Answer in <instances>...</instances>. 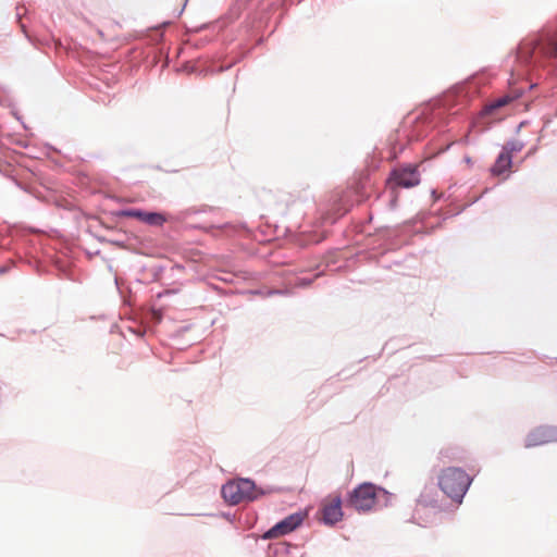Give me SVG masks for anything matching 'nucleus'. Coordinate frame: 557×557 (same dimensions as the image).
<instances>
[{"instance_id": "obj_1", "label": "nucleus", "mask_w": 557, "mask_h": 557, "mask_svg": "<svg viewBox=\"0 0 557 557\" xmlns=\"http://www.w3.org/2000/svg\"><path fill=\"white\" fill-rule=\"evenodd\" d=\"M437 483L441 491L459 505L472 483V478L460 468L448 467L441 471Z\"/></svg>"}, {"instance_id": "obj_2", "label": "nucleus", "mask_w": 557, "mask_h": 557, "mask_svg": "<svg viewBox=\"0 0 557 557\" xmlns=\"http://www.w3.org/2000/svg\"><path fill=\"white\" fill-rule=\"evenodd\" d=\"M222 496L231 505L252 500L256 496V485L248 479L230 481L222 486Z\"/></svg>"}, {"instance_id": "obj_3", "label": "nucleus", "mask_w": 557, "mask_h": 557, "mask_svg": "<svg viewBox=\"0 0 557 557\" xmlns=\"http://www.w3.org/2000/svg\"><path fill=\"white\" fill-rule=\"evenodd\" d=\"M376 503V490L371 483H363L350 494L349 504L359 511L370 510Z\"/></svg>"}, {"instance_id": "obj_4", "label": "nucleus", "mask_w": 557, "mask_h": 557, "mask_svg": "<svg viewBox=\"0 0 557 557\" xmlns=\"http://www.w3.org/2000/svg\"><path fill=\"white\" fill-rule=\"evenodd\" d=\"M304 518L305 516L301 512L289 515L288 517L284 518L282 521L273 525L270 530H268L264 533L263 539H277L293 532L299 525H301Z\"/></svg>"}, {"instance_id": "obj_5", "label": "nucleus", "mask_w": 557, "mask_h": 557, "mask_svg": "<svg viewBox=\"0 0 557 557\" xmlns=\"http://www.w3.org/2000/svg\"><path fill=\"white\" fill-rule=\"evenodd\" d=\"M557 441V430L554 426L541 425L533 429L524 440V446L535 447Z\"/></svg>"}, {"instance_id": "obj_6", "label": "nucleus", "mask_w": 557, "mask_h": 557, "mask_svg": "<svg viewBox=\"0 0 557 557\" xmlns=\"http://www.w3.org/2000/svg\"><path fill=\"white\" fill-rule=\"evenodd\" d=\"M549 48V38H545V40H530L524 41L520 45L518 49V59L524 63H528L532 60L535 52H540L544 57L554 58L548 53Z\"/></svg>"}, {"instance_id": "obj_7", "label": "nucleus", "mask_w": 557, "mask_h": 557, "mask_svg": "<svg viewBox=\"0 0 557 557\" xmlns=\"http://www.w3.org/2000/svg\"><path fill=\"white\" fill-rule=\"evenodd\" d=\"M321 517L324 523L334 524L342 520V499L339 496L331 495L321 505Z\"/></svg>"}, {"instance_id": "obj_8", "label": "nucleus", "mask_w": 557, "mask_h": 557, "mask_svg": "<svg viewBox=\"0 0 557 557\" xmlns=\"http://www.w3.org/2000/svg\"><path fill=\"white\" fill-rule=\"evenodd\" d=\"M391 180L399 187L410 188L420 183V174L417 166H406L393 171Z\"/></svg>"}, {"instance_id": "obj_9", "label": "nucleus", "mask_w": 557, "mask_h": 557, "mask_svg": "<svg viewBox=\"0 0 557 557\" xmlns=\"http://www.w3.org/2000/svg\"><path fill=\"white\" fill-rule=\"evenodd\" d=\"M121 214L122 216L137 219L153 226H162L168 221L163 213L147 212L138 209L124 210Z\"/></svg>"}, {"instance_id": "obj_10", "label": "nucleus", "mask_w": 557, "mask_h": 557, "mask_svg": "<svg viewBox=\"0 0 557 557\" xmlns=\"http://www.w3.org/2000/svg\"><path fill=\"white\" fill-rule=\"evenodd\" d=\"M520 96H521L520 92L513 91L508 95L502 96L495 100H492L491 102L485 104V107L483 108L482 115L483 116L494 115L499 109L508 106L513 100L518 99Z\"/></svg>"}, {"instance_id": "obj_11", "label": "nucleus", "mask_w": 557, "mask_h": 557, "mask_svg": "<svg viewBox=\"0 0 557 557\" xmlns=\"http://www.w3.org/2000/svg\"><path fill=\"white\" fill-rule=\"evenodd\" d=\"M511 166V154L508 151L499 153L495 164L492 168L494 175H502Z\"/></svg>"}, {"instance_id": "obj_12", "label": "nucleus", "mask_w": 557, "mask_h": 557, "mask_svg": "<svg viewBox=\"0 0 557 557\" xmlns=\"http://www.w3.org/2000/svg\"><path fill=\"white\" fill-rule=\"evenodd\" d=\"M549 38V48L548 53L555 58H557V37H548Z\"/></svg>"}]
</instances>
